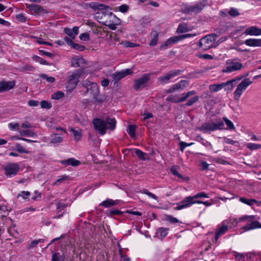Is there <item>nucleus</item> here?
<instances>
[{"instance_id":"9b49d317","label":"nucleus","mask_w":261,"mask_h":261,"mask_svg":"<svg viewBox=\"0 0 261 261\" xmlns=\"http://www.w3.org/2000/svg\"><path fill=\"white\" fill-rule=\"evenodd\" d=\"M200 203L195 200L193 196L185 197L180 203L177 204V206L174 208L175 210H180L190 207L194 204Z\"/></svg>"},{"instance_id":"e2e57ef3","label":"nucleus","mask_w":261,"mask_h":261,"mask_svg":"<svg viewBox=\"0 0 261 261\" xmlns=\"http://www.w3.org/2000/svg\"><path fill=\"white\" fill-rule=\"evenodd\" d=\"M242 79V76L237 77L235 79L227 81V83L228 85L230 84H234V85H236L239 81L241 80Z\"/></svg>"},{"instance_id":"0e129e2a","label":"nucleus","mask_w":261,"mask_h":261,"mask_svg":"<svg viewBox=\"0 0 261 261\" xmlns=\"http://www.w3.org/2000/svg\"><path fill=\"white\" fill-rule=\"evenodd\" d=\"M21 127L22 128V129H30L32 125L29 122L25 121L21 124Z\"/></svg>"},{"instance_id":"f03ea898","label":"nucleus","mask_w":261,"mask_h":261,"mask_svg":"<svg viewBox=\"0 0 261 261\" xmlns=\"http://www.w3.org/2000/svg\"><path fill=\"white\" fill-rule=\"evenodd\" d=\"M82 85L86 88V94L92 96L98 102L103 101V98L99 95L98 86L96 83L87 79L83 82Z\"/></svg>"},{"instance_id":"e433bc0d","label":"nucleus","mask_w":261,"mask_h":261,"mask_svg":"<svg viewBox=\"0 0 261 261\" xmlns=\"http://www.w3.org/2000/svg\"><path fill=\"white\" fill-rule=\"evenodd\" d=\"M136 126L135 125H129L127 129V133L132 138L135 137V130Z\"/></svg>"},{"instance_id":"5701e85b","label":"nucleus","mask_w":261,"mask_h":261,"mask_svg":"<svg viewBox=\"0 0 261 261\" xmlns=\"http://www.w3.org/2000/svg\"><path fill=\"white\" fill-rule=\"evenodd\" d=\"M27 7L30 10L31 14L34 15H39L44 11V10L40 6L36 4L29 5Z\"/></svg>"},{"instance_id":"f257e3e1","label":"nucleus","mask_w":261,"mask_h":261,"mask_svg":"<svg viewBox=\"0 0 261 261\" xmlns=\"http://www.w3.org/2000/svg\"><path fill=\"white\" fill-rule=\"evenodd\" d=\"M93 123L95 129L99 133L103 135L106 133L107 129L113 130L116 127V121L114 118H108L106 120L102 119H95Z\"/></svg>"},{"instance_id":"bf43d9fd","label":"nucleus","mask_w":261,"mask_h":261,"mask_svg":"<svg viewBox=\"0 0 261 261\" xmlns=\"http://www.w3.org/2000/svg\"><path fill=\"white\" fill-rule=\"evenodd\" d=\"M35 68L33 66L30 65H26L22 67L21 71H33L35 70Z\"/></svg>"},{"instance_id":"7ed1b4c3","label":"nucleus","mask_w":261,"mask_h":261,"mask_svg":"<svg viewBox=\"0 0 261 261\" xmlns=\"http://www.w3.org/2000/svg\"><path fill=\"white\" fill-rule=\"evenodd\" d=\"M106 12L103 15L107 19L101 23L107 26L110 29L112 30H115L117 29L116 26L120 25L121 23L120 19L118 18L115 14H113L112 12Z\"/></svg>"},{"instance_id":"f8f14e48","label":"nucleus","mask_w":261,"mask_h":261,"mask_svg":"<svg viewBox=\"0 0 261 261\" xmlns=\"http://www.w3.org/2000/svg\"><path fill=\"white\" fill-rule=\"evenodd\" d=\"M180 73V71L179 70H171L166 74L160 76L158 78V81L161 85L167 84L170 80L179 75Z\"/></svg>"},{"instance_id":"052dcab7","label":"nucleus","mask_w":261,"mask_h":261,"mask_svg":"<svg viewBox=\"0 0 261 261\" xmlns=\"http://www.w3.org/2000/svg\"><path fill=\"white\" fill-rule=\"evenodd\" d=\"M195 36V34L190 33V34H184V35L178 36V38L179 39V40L180 41V40H183V39L187 38L194 37Z\"/></svg>"},{"instance_id":"72a5a7b5","label":"nucleus","mask_w":261,"mask_h":261,"mask_svg":"<svg viewBox=\"0 0 261 261\" xmlns=\"http://www.w3.org/2000/svg\"><path fill=\"white\" fill-rule=\"evenodd\" d=\"M245 145L247 148L251 150H254L261 149V144L248 143H247Z\"/></svg>"},{"instance_id":"5fc2aeb1","label":"nucleus","mask_w":261,"mask_h":261,"mask_svg":"<svg viewBox=\"0 0 261 261\" xmlns=\"http://www.w3.org/2000/svg\"><path fill=\"white\" fill-rule=\"evenodd\" d=\"M194 143H187L183 141H181L179 143L180 149L182 152L186 147L193 145Z\"/></svg>"},{"instance_id":"ea45409f","label":"nucleus","mask_w":261,"mask_h":261,"mask_svg":"<svg viewBox=\"0 0 261 261\" xmlns=\"http://www.w3.org/2000/svg\"><path fill=\"white\" fill-rule=\"evenodd\" d=\"M15 147L16 150L19 153H28L29 152L25 148H24L21 144L19 143H16L15 144Z\"/></svg>"},{"instance_id":"49530a36","label":"nucleus","mask_w":261,"mask_h":261,"mask_svg":"<svg viewBox=\"0 0 261 261\" xmlns=\"http://www.w3.org/2000/svg\"><path fill=\"white\" fill-rule=\"evenodd\" d=\"M194 199H197V198H209V196L208 194L205 193L204 192H201L199 193H197L196 194L193 196Z\"/></svg>"},{"instance_id":"f3484780","label":"nucleus","mask_w":261,"mask_h":261,"mask_svg":"<svg viewBox=\"0 0 261 261\" xmlns=\"http://www.w3.org/2000/svg\"><path fill=\"white\" fill-rule=\"evenodd\" d=\"M90 6L92 8L97 10L98 11V12L97 13V15H99L100 13H102L103 14L105 12L111 10V8L110 7L103 4H98L96 3H91L90 4Z\"/></svg>"},{"instance_id":"680f3d73","label":"nucleus","mask_w":261,"mask_h":261,"mask_svg":"<svg viewBox=\"0 0 261 261\" xmlns=\"http://www.w3.org/2000/svg\"><path fill=\"white\" fill-rule=\"evenodd\" d=\"M223 140L224 142L227 144H231V145H235L236 143L238 144V142L234 141L231 139L227 138L226 137H223Z\"/></svg>"},{"instance_id":"4468645a","label":"nucleus","mask_w":261,"mask_h":261,"mask_svg":"<svg viewBox=\"0 0 261 261\" xmlns=\"http://www.w3.org/2000/svg\"><path fill=\"white\" fill-rule=\"evenodd\" d=\"M19 169V166L17 164H9L6 165L4 168L5 174L7 176L11 177L17 174Z\"/></svg>"},{"instance_id":"412c9836","label":"nucleus","mask_w":261,"mask_h":261,"mask_svg":"<svg viewBox=\"0 0 261 261\" xmlns=\"http://www.w3.org/2000/svg\"><path fill=\"white\" fill-rule=\"evenodd\" d=\"M71 66L74 67H84L85 66V60L82 57L75 56L71 60Z\"/></svg>"},{"instance_id":"864d4df0","label":"nucleus","mask_w":261,"mask_h":261,"mask_svg":"<svg viewBox=\"0 0 261 261\" xmlns=\"http://www.w3.org/2000/svg\"><path fill=\"white\" fill-rule=\"evenodd\" d=\"M68 179V176L66 175H62L60 178L56 180L53 185L57 186L59 185L60 183L62 182L64 180Z\"/></svg>"},{"instance_id":"39448f33","label":"nucleus","mask_w":261,"mask_h":261,"mask_svg":"<svg viewBox=\"0 0 261 261\" xmlns=\"http://www.w3.org/2000/svg\"><path fill=\"white\" fill-rule=\"evenodd\" d=\"M252 83V81L249 78H245L237 86L233 92V98L235 100L240 99L241 95L247 88Z\"/></svg>"},{"instance_id":"1a4fd4ad","label":"nucleus","mask_w":261,"mask_h":261,"mask_svg":"<svg viewBox=\"0 0 261 261\" xmlns=\"http://www.w3.org/2000/svg\"><path fill=\"white\" fill-rule=\"evenodd\" d=\"M195 94L196 92L195 91H190L187 93H183L181 95H170L166 98V100L175 103L182 102L187 100L190 96Z\"/></svg>"},{"instance_id":"69168bd1","label":"nucleus","mask_w":261,"mask_h":261,"mask_svg":"<svg viewBox=\"0 0 261 261\" xmlns=\"http://www.w3.org/2000/svg\"><path fill=\"white\" fill-rule=\"evenodd\" d=\"M30 196V192L29 191H21L19 194L18 196L22 197L23 199H26Z\"/></svg>"},{"instance_id":"4d7b16f0","label":"nucleus","mask_w":261,"mask_h":261,"mask_svg":"<svg viewBox=\"0 0 261 261\" xmlns=\"http://www.w3.org/2000/svg\"><path fill=\"white\" fill-rule=\"evenodd\" d=\"M33 38L36 39V42L38 43V44H45V45H49V46H52L51 43L46 42V41H43L42 39H41V38H37L36 37H33Z\"/></svg>"},{"instance_id":"c85d7f7f","label":"nucleus","mask_w":261,"mask_h":261,"mask_svg":"<svg viewBox=\"0 0 261 261\" xmlns=\"http://www.w3.org/2000/svg\"><path fill=\"white\" fill-rule=\"evenodd\" d=\"M227 85L228 84L227 83V82L225 83H222L219 84H213L210 85L209 89L212 92H216L221 90Z\"/></svg>"},{"instance_id":"8fccbe9b","label":"nucleus","mask_w":261,"mask_h":261,"mask_svg":"<svg viewBox=\"0 0 261 261\" xmlns=\"http://www.w3.org/2000/svg\"><path fill=\"white\" fill-rule=\"evenodd\" d=\"M41 107L42 108L49 109L51 107L50 103L46 100H42L40 102Z\"/></svg>"},{"instance_id":"cd10ccee","label":"nucleus","mask_w":261,"mask_h":261,"mask_svg":"<svg viewBox=\"0 0 261 261\" xmlns=\"http://www.w3.org/2000/svg\"><path fill=\"white\" fill-rule=\"evenodd\" d=\"M64 138L63 134L53 133L50 135V142L52 143H58L61 142Z\"/></svg>"},{"instance_id":"0eeeda50","label":"nucleus","mask_w":261,"mask_h":261,"mask_svg":"<svg viewBox=\"0 0 261 261\" xmlns=\"http://www.w3.org/2000/svg\"><path fill=\"white\" fill-rule=\"evenodd\" d=\"M243 67V64L237 60H228L226 62V67L222 69V72L229 73L240 70Z\"/></svg>"},{"instance_id":"de8ad7c7","label":"nucleus","mask_w":261,"mask_h":261,"mask_svg":"<svg viewBox=\"0 0 261 261\" xmlns=\"http://www.w3.org/2000/svg\"><path fill=\"white\" fill-rule=\"evenodd\" d=\"M64 96V93L61 91H58L51 95V98L54 99H59Z\"/></svg>"},{"instance_id":"37998d69","label":"nucleus","mask_w":261,"mask_h":261,"mask_svg":"<svg viewBox=\"0 0 261 261\" xmlns=\"http://www.w3.org/2000/svg\"><path fill=\"white\" fill-rule=\"evenodd\" d=\"M40 77L42 79H44L46 81V82L49 83H53L55 81V79L52 76H48L45 74H41L40 75Z\"/></svg>"},{"instance_id":"a878e982","label":"nucleus","mask_w":261,"mask_h":261,"mask_svg":"<svg viewBox=\"0 0 261 261\" xmlns=\"http://www.w3.org/2000/svg\"><path fill=\"white\" fill-rule=\"evenodd\" d=\"M150 41L149 45L151 46H155L159 40V33L156 31H152L150 34Z\"/></svg>"},{"instance_id":"20e7f679","label":"nucleus","mask_w":261,"mask_h":261,"mask_svg":"<svg viewBox=\"0 0 261 261\" xmlns=\"http://www.w3.org/2000/svg\"><path fill=\"white\" fill-rule=\"evenodd\" d=\"M217 38V35L215 34L206 35L199 40V47L203 50H206L211 48L214 46Z\"/></svg>"},{"instance_id":"603ef678","label":"nucleus","mask_w":261,"mask_h":261,"mask_svg":"<svg viewBox=\"0 0 261 261\" xmlns=\"http://www.w3.org/2000/svg\"><path fill=\"white\" fill-rule=\"evenodd\" d=\"M71 46L72 48L80 51H83L85 49V47L84 46L81 45L77 43H74V42H73Z\"/></svg>"},{"instance_id":"a18cd8bd","label":"nucleus","mask_w":261,"mask_h":261,"mask_svg":"<svg viewBox=\"0 0 261 261\" xmlns=\"http://www.w3.org/2000/svg\"><path fill=\"white\" fill-rule=\"evenodd\" d=\"M33 59L35 62H39L41 64H42V65H47L48 64L47 62L45 60L42 59L41 58H40L39 56H34L33 57Z\"/></svg>"},{"instance_id":"13d9d810","label":"nucleus","mask_w":261,"mask_h":261,"mask_svg":"<svg viewBox=\"0 0 261 261\" xmlns=\"http://www.w3.org/2000/svg\"><path fill=\"white\" fill-rule=\"evenodd\" d=\"M79 38L81 40L86 41L90 39V35L87 33H82L80 35Z\"/></svg>"},{"instance_id":"ddd939ff","label":"nucleus","mask_w":261,"mask_h":261,"mask_svg":"<svg viewBox=\"0 0 261 261\" xmlns=\"http://www.w3.org/2000/svg\"><path fill=\"white\" fill-rule=\"evenodd\" d=\"M189 82L187 80H181L178 83L172 85L167 91V93H173L175 91H180L188 86Z\"/></svg>"},{"instance_id":"423d86ee","label":"nucleus","mask_w":261,"mask_h":261,"mask_svg":"<svg viewBox=\"0 0 261 261\" xmlns=\"http://www.w3.org/2000/svg\"><path fill=\"white\" fill-rule=\"evenodd\" d=\"M8 127L12 131H18L22 137H29L35 138L37 134L31 129H20L19 124L16 122H11L8 124Z\"/></svg>"},{"instance_id":"09e8293b","label":"nucleus","mask_w":261,"mask_h":261,"mask_svg":"<svg viewBox=\"0 0 261 261\" xmlns=\"http://www.w3.org/2000/svg\"><path fill=\"white\" fill-rule=\"evenodd\" d=\"M129 9V6L126 4L122 5L117 7V9L122 13H125L127 12Z\"/></svg>"},{"instance_id":"a19ab883","label":"nucleus","mask_w":261,"mask_h":261,"mask_svg":"<svg viewBox=\"0 0 261 261\" xmlns=\"http://www.w3.org/2000/svg\"><path fill=\"white\" fill-rule=\"evenodd\" d=\"M224 121H225L227 128L231 130H234L235 129V126L233 125V123L228 119L227 118L224 117L223 118Z\"/></svg>"},{"instance_id":"3c124183","label":"nucleus","mask_w":261,"mask_h":261,"mask_svg":"<svg viewBox=\"0 0 261 261\" xmlns=\"http://www.w3.org/2000/svg\"><path fill=\"white\" fill-rule=\"evenodd\" d=\"M43 240L42 239H39L38 240H34L31 242L29 245V248H34L40 242H42Z\"/></svg>"},{"instance_id":"393cba45","label":"nucleus","mask_w":261,"mask_h":261,"mask_svg":"<svg viewBox=\"0 0 261 261\" xmlns=\"http://www.w3.org/2000/svg\"><path fill=\"white\" fill-rule=\"evenodd\" d=\"M244 43L248 46L261 47V39H248L245 41Z\"/></svg>"},{"instance_id":"9d476101","label":"nucleus","mask_w":261,"mask_h":261,"mask_svg":"<svg viewBox=\"0 0 261 261\" xmlns=\"http://www.w3.org/2000/svg\"><path fill=\"white\" fill-rule=\"evenodd\" d=\"M84 73L81 71L74 72L69 76L67 87L72 90L74 89L79 82V79L84 77Z\"/></svg>"},{"instance_id":"4be33fe9","label":"nucleus","mask_w":261,"mask_h":261,"mask_svg":"<svg viewBox=\"0 0 261 261\" xmlns=\"http://www.w3.org/2000/svg\"><path fill=\"white\" fill-rule=\"evenodd\" d=\"M15 84L14 81H1L0 82V92L13 89Z\"/></svg>"},{"instance_id":"6e6d98bb","label":"nucleus","mask_w":261,"mask_h":261,"mask_svg":"<svg viewBox=\"0 0 261 261\" xmlns=\"http://www.w3.org/2000/svg\"><path fill=\"white\" fill-rule=\"evenodd\" d=\"M228 223H230L232 226H236L239 222L238 219L233 217H230L229 219L227 220Z\"/></svg>"},{"instance_id":"b1692460","label":"nucleus","mask_w":261,"mask_h":261,"mask_svg":"<svg viewBox=\"0 0 261 261\" xmlns=\"http://www.w3.org/2000/svg\"><path fill=\"white\" fill-rule=\"evenodd\" d=\"M246 35L259 36L261 35V29L255 26H252L248 28L244 32Z\"/></svg>"},{"instance_id":"79ce46f5","label":"nucleus","mask_w":261,"mask_h":261,"mask_svg":"<svg viewBox=\"0 0 261 261\" xmlns=\"http://www.w3.org/2000/svg\"><path fill=\"white\" fill-rule=\"evenodd\" d=\"M199 100V97L198 96H194L193 97L189 99L186 105L187 106H191L196 102Z\"/></svg>"},{"instance_id":"f704fd0d","label":"nucleus","mask_w":261,"mask_h":261,"mask_svg":"<svg viewBox=\"0 0 261 261\" xmlns=\"http://www.w3.org/2000/svg\"><path fill=\"white\" fill-rule=\"evenodd\" d=\"M135 153L137 156L142 160H145L148 158L147 154L139 149H136Z\"/></svg>"},{"instance_id":"dca6fc26","label":"nucleus","mask_w":261,"mask_h":261,"mask_svg":"<svg viewBox=\"0 0 261 261\" xmlns=\"http://www.w3.org/2000/svg\"><path fill=\"white\" fill-rule=\"evenodd\" d=\"M149 80V75L147 74H143L139 79L135 81L134 89L138 90L140 88L145 87Z\"/></svg>"},{"instance_id":"c756f323","label":"nucleus","mask_w":261,"mask_h":261,"mask_svg":"<svg viewBox=\"0 0 261 261\" xmlns=\"http://www.w3.org/2000/svg\"><path fill=\"white\" fill-rule=\"evenodd\" d=\"M120 201L119 200H113L111 199H107L102 201L100 205L103 206L105 207H109L114 205L118 204Z\"/></svg>"},{"instance_id":"7c9ffc66","label":"nucleus","mask_w":261,"mask_h":261,"mask_svg":"<svg viewBox=\"0 0 261 261\" xmlns=\"http://www.w3.org/2000/svg\"><path fill=\"white\" fill-rule=\"evenodd\" d=\"M61 163L65 165H72L73 166H77L80 164V162L73 158H69L67 160L62 161Z\"/></svg>"},{"instance_id":"774afa93","label":"nucleus","mask_w":261,"mask_h":261,"mask_svg":"<svg viewBox=\"0 0 261 261\" xmlns=\"http://www.w3.org/2000/svg\"><path fill=\"white\" fill-rule=\"evenodd\" d=\"M187 31V28L182 24H179L177 30V32L179 33H182Z\"/></svg>"},{"instance_id":"6ab92c4d","label":"nucleus","mask_w":261,"mask_h":261,"mask_svg":"<svg viewBox=\"0 0 261 261\" xmlns=\"http://www.w3.org/2000/svg\"><path fill=\"white\" fill-rule=\"evenodd\" d=\"M132 73V70L130 69H125L120 71L115 72L112 74V77L115 81H117Z\"/></svg>"},{"instance_id":"2f4dec72","label":"nucleus","mask_w":261,"mask_h":261,"mask_svg":"<svg viewBox=\"0 0 261 261\" xmlns=\"http://www.w3.org/2000/svg\"><path fill=\"white\" fill-rule=\"evenodd\" d=\"M239 200L241 202L249 206H252L257 203V201L254 199H247L244 197L240 198Z\"/></svg>"},{"instance_id":"c9c22d12","label":"nucleus","mask_w":261,"mask_h":261,"mask_svg":"<svg viewBox=\"0 0 261 261\" xmlns=\"http://www.w3.org/2000/svg\"><path fill=\"white\" fill-rule=\"evenodd\" d=\"M255 219H256V216L254 215H250V216L244 215V216L241 217L238 219V220H239V222H242V221H248L249 222V221H251V220H254Z\"/></svg>"},{"instance_id":"2eb2a0df","label":"nucleus","mask_w":261,"mask_h":261,"mask_svg":"<svg viewBox=\"0 0 261 261\" xmlns=\"http://www.w3.org/2000/svg\"><path fill=\"white\" fill-rule=\"evenodd\" d=\"M228 222L227 220L223 221L221 224L218 226L217 230L216 232L215 236V240L216 242L219 238L224 234L228 230V226L227 225Z\"/></svg>"},{"instance_id":"aec40b11","label":"nucleus","mask_w":261,"mask_h":261,"mask_svg":"<svg viewBox=\"0 0 261 261\" xmlns=\"http://www.w3.org/2000/svg\"><path fill=\"white\" fill-rule=\"evenodd\" d=\"M179 39L178 36H174L169 38L168 40H167L164 43H163L160 46V49L161 50H165L169 48L174 43L178 42Z\"/></svg>"},{"instance_id":"bb28decb","label":"nucleus","mask_w":261,"mask_h":261,"mask_svg":"<svg viewBox=\"0 0 261 261\" xmlns=\"http://www.w3.org/2000/svg\"><path fill=\"white\" fill-rule=\"evenodd\" d=\"M64 32L72 39H74L79 33V27H74L72 29L65 28Z\"/></svg>"},{"instance_id":"338daca9","label":"nucleus","mask_w":261,"mask_h":261,"mask_svg":"<svg viewBox=\"0 0 261 261\" xmlns=\"http://www.w3.org/2000/svg\"><path fill=\"white\" fill-rule=\"evenodd\" d=\"M124 45L126 47H135L137 46H139V44H136L133 42H130L129 41H125L124 43Z\"/></svg>"},{"instance_id":"58836bf2","label":"nucleus","mask_w":261,"mask_h":261,"mask_svg":"<svg viewBox=\"0 0 261 261\" xmlns=\"http://www.w3.org/2000/svg\"><path fill=\"white\" fill-rule=\"evenodd\" d=\"M203 6L201 4H198L194 6H190L189 10L193 12H198L203 8Z\"/></svg>"},{"instance_id":"c03bdc74","label":"nucleus","mask_w":261,"mask_h":261,"mask_svg":"<svg viewBox=\"0 0 261 261\" xmlns=\"http://www.w3.org/2000/svg\"><path fill=\"white\" fill-rule=\"evenodd\" d=\"M169 228L161 227L158 229V232L162 238H165L168 234Z\"/></svg>"},{"instance_id":"473e14b6","label":"nucleus","mask_w":261,"mask_h":261,"mask_svg":"<svg viewBox=\"0 0 261 261\" xmlns=\"http://www.w3.org/2000/svg\"><path fill=\"white\" fill-rule=\"evenodd\" d=\"M70 131L72 133L74 139L76 141H79L80 140L82 135V130L80 129L76 130L74 128H70Z\"/></svg>"},{"instance_id":"4c0bfd02","label":"nucleus","mask_w":261,"mask_h":261,"mask_svg":"<svg viewBox=\"0 0 261 261\" xmlns=\"http://www.w3.org/2000/svg\"><path fill=\"white\" fill-rule=\"evenodd\" d=\"M15 225L13 224L9 228L8 231L11 236L16 238L18 236V233L17 231L15 229Z\"/></svg>"},{"instance_id":"6e6552de","label":"nucleus","mask_w":261,"mask_h":261,"mask_svg":"<svg viewBox=\"0 0 261 261\" xmlns=\"http://www.w3.org/2000/svg\"><path fill=\"white\" fill-rule=\"evenodd\" d=\"M224 124L221 120L216 122L203 123L200 127V130L204 133L213 132L216 130H221L223 128Z\"/></svg>"},{"instance_id":"a211bd4d","label":"nucleus","mask_w":261,"mask_h":261,"mask_svg":"<svg viewBox=\"0 0 261 261\" xmlns=\"http://www.w3.org/2000/svg\"><path fill=\"white\" fill-rule=\"evenodd\" d=\"M249 222V223L241 228V229L243 230L242 232H245L257 228H261V223L258 221L251 220V221Z\"/></svg>"}]
</instances>
